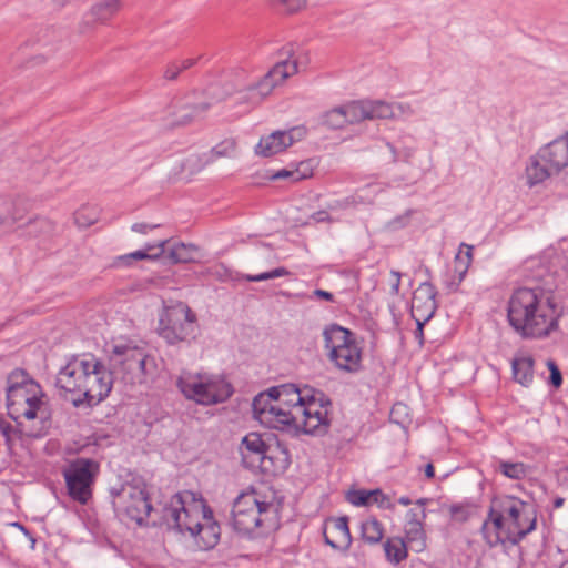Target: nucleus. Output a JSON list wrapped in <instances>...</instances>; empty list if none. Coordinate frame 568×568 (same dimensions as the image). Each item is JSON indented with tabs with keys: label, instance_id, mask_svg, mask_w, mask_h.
Listing matches in <instances>:
<instances>
[{
	"label": "nucleus",
	"instance_id": "obj_1",
	"mask_svg": "<svg viewBox=\"0 0 568 568\" xmlns=\"http://www.w3.org/2000/svg\"><path fill=\"white\" fill-rule=\"evenodd\" d=\"M560 315L551 287H518L507 303L508 323L521 338L549 336L558 329Z\"/></svg>",
	"mask_w": 568,
	"mask_h": 568
},
{
	"label": "nucleus",
	"instance_id": "obj_2",
	"mask_svg": "<svg viewBox=\"0 0 568 568\" xmlns=\"http://www.w3.org/2000/svg\"><path fill=\"white\" fill-rule=\"evenodd\" d=\"M537 526L534 505L518 497L505 495L491 500L481 534L489 547L505 549L519 545Z\"/></svg>",
	"mask_w": 568,
	"mask_h": 568
},
{
	"label": "nucleus",
	"instance_id": "obj_3",
	"mask_svg": "<svg viewBox=\"0 0 568 568\" xmlns=\"http://www.w3.org/2000/svg\"><path fill=\"white\" fill-rule=\"evenodd\" d=\"M240 453L243 465L248 469H258L270 476L283 473L288 464L286 450L272 449L261 434L252 432L242 438Z\"/></svg>",
	"mask_w": 568,
	"mask_h": 568
},
{
	"label": "nucleus",
	"instance_id": "obj_4",
	"mask_svg": "<svg viewBox=\"0 0 568 568\" xmlns=\"http://www.w3.org/2000/svg\"><path fill=\"white\" fill-rule=\"evenodd\" d=\"M393 115V108L386 102L353 101L324 112L320 123L329 130H338L346 124L359 123L364 120L389 119Z\"/></svg>",
	"mask_w": 568,
	"mask_h": 568
},
{
	"label": "nucleus",
	"instance_id": "obj_5",
	"mask_svg": "<svg viewBox=\"0 0 568 568\" xmlns=\"http://www.w3.org/2000/svg\"><path fill=\"white\" fill-rule=\"evenodd\" d=\"M568 166V132L546 144L530 158L526 168L527 182L530 186L544 182Z\"/></svg>",
	"mask_w": 568,
	"mask_h": 568
},
{
	"label": "nucleus",
	"instance_id": "obj_6",
	"mask_svg": "<svg viewBox=\"0 0 568 568\" xmlns=\"http://www.w3.org/2000/svg\"><path fill=\"white\" fill-rule=\"evenodd\" d=\"M112 505L118 515L126 516L139 526L144 524L153 510L146 486L142 481H126L112 488Z\"/></svg>",
	"mask_w": 568,
	"mask_h": 568
},
{
	"label": "nucleus",
	"instance_id": "obj_7",
	"mask_svg": "<svg viewBox=\"0 0 568 568\" xmlns=\"http://www.w3.org/2000/svg\"><path fill=\"white\" fill-rule=\"evenodd\" d=\"M272 503L261 500L255 491L241 494L233 503L232 525L241 534H251L271 520Z\"/></svg>",
	"mask_w": 568,
	"mask_h": 568
},
{
	"label": "nucleus",
	"instance_id": "obj_8",
	"mask_svg": "<svg viewBox=\"0 0 568 568\" xmlns=\"http://www.w3.org/2000/svg\"><path fill=\"white\" fill-rule=\"evenodd\" d=\"M298 393L302 397L301 403L304 404L301 409L303 433L317 436L327 434L331 425L328 418L331 398L324 392L310 385L298 387Z\"/></svg>",
	"mask_w": 568,
	"mask_h": 568
},
{
	"label": "nucleus",
	"instance_id": "obj_9",
	"mask_svg": "<svg viewBox=\"0 0 568 568\" xmlns=\"http://www.w3.org/2000/svg\"><path fill=\"white\" fill-rule=\"evenodd\" d=\"M98 470L99 465L89 458H77L63 469L65 487L72 500L81 505L89 503Z\"/></svg>",
	"mask_w": 568,
	"mask_h": 568
},
{
	"label": "nucleus",
	"instance_id": "obj_10",
	"mask_svg": "<svg viewBox=\"0 0 568 568\" xmlns=\"http://www.w3.org/2000/svg\"><path fill=\"white\" fill-rule=\"evenodd\" d=\"M159 335L170 345L195 337L196 315L184 304L166 310L159 322Z\"/></svg>",
	"mask_w": 568,
	"mask_h": 568
},
{
	"label": "nucleus",
	"instance_id": "obj_11",
	"mask_svg": "<svg viewBox=\"0 0 568 568\" xmlns=\"http://www.w3.org/2000/svg\"><path fill=\"white\" fill-rule=\"evenodd\" d=\"M89 362L94 368H90L84 377L82 392L79 397H70V402L79 407L82 404L93 406L109 396L113 385V372L108 369L99 359L89 354Z\"/></svg>",
	"mask_w": 568,
	"mask_h": 568
},
{
	"label": "nucleus",
	"instance_id": "obj_12",
	"mask_svg": "<svg viewBox=\"0 0 568 568\" xmlns=\"http://www.w3.org/2000/svg\"><path fill=\"white\" fill-rule=\"evenodd\" d=\"M204 515V506L185 507L182 496L176 494L172 497L169 505L162 508V521L168 529L174 530L183 536L192 537L195 529L200 527V521Z\"/></svg>",
	"mask_w": 568,
	"mask_h": 568
},
{
	"label": "nucleus",
	"instance_id": "obj_13",
	"mask_svg": "<svg viewBox=\"0 0 568 568\" xmlns=\"http://www.w3.org/2000/svg\"><path fill=\"white\" fill-rule=\"evenodd\" d=\"M276 406L284 410L287 417H280V423L283 426V430L300 433L303 432L302 425V407L301 394L298 393V386L295 384H282L272 387Z\"/></svg>",
	"mask_w": 568,
	"mask_h": 568
},
{
	"label": "nucleus",
	"instance_id": "obj_14",
	"mask_svg": "<svg viewBox=\"0 0 568 568\" xmlns=\"http://www.w3.org/2000/svg\"><path fill=\"white\" fill-rule=\"evenodd\" d=\"M94 368L89 362V355L72 356L63 366L55 378V387L60 395L70 400V397H79L87 372Z\"/></svg>",
	"mask_w": 568,
	"mask_h": 568
},
{
	"label": "nucleus",
	"instance_id": "obj_15",
	"mask_svg": "<svg viewBox=\"0 0 568 568\" xmlns=\"http://www.w3.org/2000/svg\"><path fill=\"white\" fill-rule=\"evenodd\" d=\"M285 53L288 58L276 62L257 83L247 88L253 100L261 102L272 93L276 85L297 72V61L291 60L292 49L286 50Z\"/></svg>",
	"mask_w": 568,
	"mask_h": 568
},
{
	"label": "nucleus",
	"instance_id": "obj_16",
	"mask_svg": "<svg viewBox=\"0 0 568 568\" xmlns=\"http://www.w3.org/2000/svg\"><path fill=\"white\" fill-rule=\"evenodd\" d=\"M29 382H34L24 369L16 368L7 377V407L11 418L21 417L22 406L27 404Z\"/></svg>",
	"mask_w": 568,
	"mask_h": 568
},
{
	"label": "nucleus",
	"instance_id": "obj_17",
	"mask_svg": "<svg viewBox=\"0 0 568 568\" xmlns=\"http://www.w3.org/2000/svg\"><path fill=\"white\" fill-rule=\"evenodd\" d=\"M45 395L42 393L37 382H29V395L26 397L27 404L22 406L21 417L29 420L39 419L41 427L37 432H43L47 435L51 427V409L44 400Z\"/></svg>",
	"mask_w": 568,
	"mask_h": 568
},
{
	"label": "nucleus",
	"instance_id": "obj_18",
	"mask_svg": "<svg viewBox=\"0 0 568 568\" xmlns=\"http://www.w3.org/2000/svg\"><path fill=\"white\" fill-rule=\"evenodd\" d=\"M305 135V126H294L290 130L274 131L267 136L261 138L255 151L257 154L268 158L283 152L295 142L304 139Z\"/></svg>",
	"mask_w": 568,
	"mask_h": 568
},
{
	"label": "nucleus",
	"instance_id": "obj_19",
	"mask_svg": "<svg viewBox=\"0 0 568 568\" xmlns=\"http://www.w3.org/2000/svg\"><path fill=\"white\" fill-rule=\"evenodd\" d=\"M252 412L255 419L268 428L283 430L280 417H287L284 410L276 406L272 387L256 395L252 402Z\"/></svg>",
	"mask_w": 568,
	"mask_h": 568
},
{
	"label": "nucleus",
	"instance_id": "obj_20",
	"mask_svg": "<svg viewBox=\"0 0 568 568\" xmlns=\"http://www.w3.org/2000/svg\"><path fill=\"white\" fill-rule=\"evenodd\" d=\"M437 291L430 282H423L414 292L412 316L415 321L427 323L437 310Z\"/></svg>",
	"mask_w": 568,
	"mask_h": 568
},
{
	"label": "nucleus",
	"instance_id": "obj_21",
	"mask_svg": "<svg viewBox=\"0 0 568 568\" xmlns=\"http://www.w3.org/2000/svg\"><path fill=\"white\" fill-rule=\"evenodd\" d=\"M211 106L212 102L210 101L194 102L186 97L173 105L174 110L170 112L172 120L169 122V125L171 128L184 126L203 119Z\"/></svg>",
	"mask_w": 568,
	"mask_h": 568
},
{
	"label": "nucleus",
	"instance_id": "obj_22",
	"mask_svg": "<svg viewBox=\"0 0 568 568\" xmlns=\"http://www.w3.org/2000/svg\"><path fill=\"white\" fill-rule=\"evenodd\" d=\"M220 536V525L214 520L212 509L204 505V515H202L200 527L195 529L191 538L197 548L207 550L219 542Z\"/></svg>",
	"mask_w": 568,
	"mask_h": 568
},
{
	"label": "nucleus",
	"instance_id": "obj_23",
	"mask_svg": "<svg viewBox=\"0 0 568 568\" xmlns=\"http://www.w3.org/2000/svg\"><path fill=\"white\" fill-rule=\"evenodd\" d=\"M325 542L334 549L346 550L352 544L348 528V517L343 516L329 519L323 530Z\"/></svg>",
	"mask_w": 568,
	"mask_h": 568
},
{
	"label": "nucleus",
	"instance_id": "obj_24",
	"mask_svg": "<svg viewBox=\"0 0 568 568\" xmlns=\"http://www.w3.org/2000/svg\"><path fill=\"white\" fill-rule=\"evenodd\" d=\"M328 358L342 371L348 373L358 372L361 368L362 351L356 341L328 353Z\"/></svg>",
	"mask_w": 568,
	"mask_h": 568
},
{
	"label": "nucleus",
	"instance_id": "obj_25",
	"mask_svg": "<svg viewBox=\"0 0 568 568\" xmlns=\"http://www.w3.org/2000/svg\"><path fill=\"white\" fill-rule=\"evenodd\" d=\"M176 385L181 393L187 398L193 399L197 404L201 405H209V396L205 388V381L204 376H181Z\"/></svg>",
	"mask_w": 568,
	"mask_h": 568
},
{
	"label": "nucleus",
	"instance_id": "obj_26",
	"mask_svg": "<svg viewBox=\"0 0 568 568\" xmlns=\"http://www.w3.org/2000/svg\"><path fill=\"white\" fill-rule=\"evenodd\" d=\"M324 347L328 353L337 351L355 341L354 333L338 324H329L323 331Z\"/></svg>",
	"mask_w": 568,
	"mask_h": 568
},
{
	"label": "nucleus",
	"instance_id": "obj_27",
	"mask_svg": "<svg viewBox=\"0 0 568 568\" xmlns=\"http://www.w3.org/2000/svg\"><path fill=\"white\" fill-rule=\"evenodd\" d=\"M205 388L209 396V405L227 400L234 393L233 386L219 376H204Z\"/></svg>",
	"mask_w": 568,
	"mask_h": 568
},
{
	"label": "nucleus",
	"instance_id": "obj_28",
	"mask_svg": "<svg viewBox=\"0 0 568 568\" xmlns=\"http://www.w3.org/2000/svg\"><path fill=\"white\" fill-rule=\"evenodd\" d=\"M141 353L142 351L139 348L115 346L113 349L114 356L111 358V361L114 363V366L119 365L125 374H129L131 377H133Z\"/></svg>",
	"mask_w": 568,
	"mask_h": 568
},
{
	"label": "nucleus",
	"instance_id": "obj_29",
	"mask_svg": "<svg viewBox=\"0 0 568 568\" xmlns=\"http://www.w3.org/2000/svg\"><path fill=\"white\" fill-rule=\"evenodd\" d=\"M513 375L516 382L523 386H528L534 379V359L531 357H520L513 361Z\"/></svg>",
	"mask_w": 568,
	"mask_h": 568
},
{
	"label": "nucleus",
	"instance_id": "obj_30",
	"mask_svg": "<svg viewBox=\"0 0 568 568\" xmlns=\"http://www.w3.org/2000/svg\"><path fill=\"white\" fill-rule=\"evenodd\" d=\"M199 247L194 244L178 243L171 247L168 257L174 264L196 261Z\"/></svg>",
	"mask_w": 568,
	"mask_h": 568
},
{
	"label": "nucleus",
	"instance_id": "obj_31",
	"mask_svg": "<svg viewBox=\"0 0 568 568\" xmlns=\"http://www.w3.org/2000/svg\"><path fill=\"white\" fill-rule=\"evenodd\" d=\"M384 550L387 560L392 564H399L407 557V547L404 539L399 537L388 538L384 542Z\"/></svg>",
	"mask_w": 568,
	"mask_h": 568
},
{
	"label": "nucleus",
	"instance_id": "obj_32",
	"mask_svg": "<svg viewBox=\"0 0 568 568\" xmlns=\"http://www.w3.org/2000/svg\"><path fill=\"white\" fill-rule=\"evenodd\" d=\"M361 530L363 540L371 545L378 544L384 536L383 525L374 517L363 521Z\"/></svg>",
	"mask_w": 568,
	"mask_h": 568
},
{
	"label": "nucleus",
	"instance_id": "obj_33",
	"mask_svg": "<svg viewBox=\"0 0 568 568\" xmlns=\"http://www.w3.org/2000/svg\"><path fill=\"white\" fill-rule=\"evenodd\" d=\"M0 432L4 436L7 444L10 445L12 439L18 437H30V438H38L43 436V432H37L33 429H24L22 427H14L11 425V423L7 422L3 418H0Z\"/></svg>",
	"mask_w": 568,
	"mask_h": 568
},
{
	"label": "nucleus",
	"instance_id": "obj_34",
	"mask_svg": "<svg viewBox=\"0 0 568 568\" xmlns=\"http://www.w3.org/2000/svg\"><path fill=\"white\" fill-rule=\"evenodd\" d=\"M120 0H102L91 8V14L99 21H106L120 9Z\"/></svg>",
	"mask_w": 568,
	"mask_h": 568
},
{
	"label": "nucleus",
	"instance_id": "obj_35",
	"mask_svg": "<svg viewBox=\"0 0 568 568\" xmlns=\"http://www.w3.org/2000/svg\"><path fill=\"white\" fill-rule=\"evenodd\" d=\"M236 149V141L233 138H227L221 141L219 144L213 146L211 151L205 154V164L213 162L219 158H230L234 154Z\"/></svg>",
	"mask_w": 568,
	"mask_h": 568
},
{
	"label": "nucleus",
	"instance_id": "obj_36",
	"mask_svg": "<svg viewBox=\"0 0 568 568\" xmlns=\"http://www.w3.org/2000/svg\"><path fill=\"white\" fill-rule=\"evenodd\" d=\"M28 234L34 237L50 235L54 231V223L47 217H37L27 222Z\"/></svg>",
	"mask_w": 568,
	"mask_h": 568
},
{
	"label": "nucleus",
	"instance_id": "obj_37",
	"mask_svg": "<svg viewBox=\"0 0 568 568\" xmlns=\"http://www.w3.org/2000/svg\"><path fill=\"white\" fill-rule=\"evenodd\" d=\"M496 470L500 471L504 476L510 479H521L526 476V465L524 463H513L499 460Z\"/></svg>",
	"mask_w": 568,
	"mask_h": 568
},
{
	"label": "nucleus",
	"instance_id": "obj_38",
	"mask_svg": "<svg viewBox=\"0 0 568 568\" xmlns=\"http://www.w3.org/2000/svg\"><path fill=\"white\" fill-rule=\"evenodd\" d=\"M10 204L12 206L4 213L6 221H3V224L6 225L20 223L28 212L27 203L22 200L10 201Z\"/></svg>",
	"mask_w": 568,
	"mask_h": 568
},
{
	"label": "nucleus",
	"instance_id": "obj_39",
	"mask_svg": "<svg viewBox=\"0 0 568 568\" xmlns=\"http://www.w3.org/2000/svg\"><path fill=\"white\" fill-rule=\"evenodd\" d=\"M381 495L379 489L375 490H364V489H354L349 490L346 495V499L349 504L354 506H366L371 503L373 496Z\"/></svg>",
	"mask_w": 568,
	"mask_h": 568
},
{
	"label": "nucleus",
	"instance_id": "obj_40",
	"mask_svg": "<svg viewBox=\"0 0 568 568\" xmlns=\"http://www.w3.org/2000/svg\"><path fill=\"white\" fill-rule=\"evenodd\" d=\"M155 367L154 358L146 355L143 351L138 362L136 371L131 377L132 381L143 382L144 377Z\"/></svg>",
	"mask_w": 568,
	"mask_h": 568
},
{
	"label": "nucleus",
	"instance_id": "obj_41",
	"mask_svg": "<svg viewBox=\"0 0 568 568\" xmlns=\"http://www.w3.org/2000/svg\"><path fill=\"white\" fill-rule=\"evenodd\" d=\"M166 242L168 241H161L156 245V247L159 248V251L156 253H149V251H151L155 246H148L146 250H139V251L125 254L124 258H132V261L158 258L160 255H162L164 253V245L166 244Z\"/></svg>",
	"mask_w": 568,
	"mask_h": 568
},
{
	"label": "nucleus",
	"instance_id": "obj_42",
	"mask_svg": "<svg viewBox=\"0 0 568 568\" xmlns=\"http://www.w3.org/2000/svg\"><path fill=\"white\" fill-rule=\"evenodd\" d=\"M405 535L408 541H422L424 540V529L422 519H409L405 528Z\"/></svg>",
	"mask_w": 568,
	"mask_h": 568
},
{
	"label": "nucleus",
	"instance_id": "obj_43",
	"mask_svg": "<svg viewBox=\"0 0 568 568\" xmlns=\"http://www.w3.org/2000/svg\"><path fill=\"white\" fill-rule=\"evenodd\" d=\"M288 274H290V272L285 267H277L270 272H264V273H261L257 275H245L244 278L247 282H262V281H267V280L285 276Z\"/></svg>",
	"mask_w": 568,
	"mask_h": 568
},
{
	"label": "nucleus",
	"instance_id": "obj_44",
	"mask_svg": "<svg viewBox=\"0 0 568 568\" xmlns=\"http://www.w3.org/2000/svg\"><path fill=\"white\" fill-rule=\"evenodd\" d=\"M271 4L288 13L296 12L305 7L306 0H270Z\"/></svg>",
	"mask_w": 568,
	"mask_h": 568
},
{
	"label": "nucleus",
	"instance_id": "obj_45",
	"mask_svg": "<svg viewBox=\"0 0 568 568\" xmlns=\"http://www.w3.org/2000/svg\"><path fill=\"white\" fill-rule=\"evenodd\" d=\"M548 369L550 372L549 384L555 388H559L562 384V375L558 366L554 361L547 362Z\"/></svg>",
	"mask_w": 568,
	"mask_h": 568
},
{
	"label": "nucleus",
	"instance_id": "obj_46",
	"mask_svg": "<svg viewBox=\"0 0 568 568\" xmlns=\"http://www.w3.org/2000/svg\"><path fill=\"white\" fill-rule=\"evenodd\" d=\"M296 172V181L304 180L312 175L313 172V161L306 160L300 162V164L295 169Z\"/></svg>",
	"mask_w": 568,
	"mask_h": 568
},
{
	"label": "nucleus",
	"instance_id": "obj_47",
	"mask_svg": "<svg viewBox=\"0 0 568 568\" xmlns=\"http://www.w3.org/2000/svg\"><path fill=\"white\" fill-rule=\"evenodd\" d=\"M181 73L180 69H179V64L178 63H171L166 67L164 73H163V77L166 79V80H175L178 79L179 74Z\"/></svg>",
	"mask_w": 568,
	"mask_h": 568
},
{
	"label": "nucleus",
	"instance_id": "obj_48",
	"mask_svg": "<svg viewBox=\"0 0 568 568\" xmlns=\"http://www.w3.org/2000/svg\"><path fill=\"white\" fill-rule=\"evenodd\" d=\"M286 178H291L293 181L296 182V172H295V169L294 170H286V169H283V170H280L277 171L276 173H274L271 179L272 180H280V179H286Z\"/></svg>",
	"mask_w": 568,
	"mask_h": 568
},
{
	"label": "nucleus",
	"instance_id": "obj_49",
	"mask_svg": "<svg viewBox=\"0 0 568 568\" xmlns=\"http://www.w3.org/2000/svg\"><path fill=\"white\" fill-rule=\"evenodd\" d=\"M310 219L314 223H322V222H332V217L329 216L327 211L321 210L315 213H313Z\"/></svg>",
	"mask_w": 568,
	"mask_h": 568
},
{
	"label": "nucleus",
	"instance_id": "obj_50",
	"mask_svg": "<svg viewBox=\"0 0 568 568\" xmlns=\"http://www.w3.org/2000/svg\"><path fill=\"white\" fill-rule=\"evenodd\" d=\"M390 275L394 277V282L392 283V287H390V293L393 295H397L399 292L402 274H400V272L393 270V271H390Z\"/></svg>",
	"mask_w": 568,
	"mask_h": 568
},
{
	"label": "nucleus",
	"instance_id": "obj_51",
	"mask_svg": "<svg viewBox=\"0 0 568 568\" xmlns=\"http://www.w3.org/2000/svg\"><path fill=\"white\" fill-rule=\"evenodd\" d=\"M372 499L374 503L378 504L381 507H385V508L392 507L389 498L386 495H384L382 491H381V495L373 496Z\"/></svg>",
	"mask_w": 568,
	"mask_h": 568
},
{
	"label": "nucleus",
	"instance_id": "obj_52",
	"mask_svg": "<svg viewBox=\"0 0 568 568\" xmlns=\"http://www.w3.org/2000/svg\"><path fill=\"white\" fill-rule=\"evenodd\" d=\"M10 200L0 197V225L6 221L4 213L11 207Z\"/></svg>",
	"mask_w": 568,
	"mask_h": 568
},
{
	"label": "nucleus",
	"instance_id": "obj_53",
	"mask_svg": "<svg viewBox=\"0 0 568 568\" xmlns=\"http://www.w3.org/2000/svg\"><path fill=\"white\" fill-rule=\"evenodd\" d=\"M316 297L318 298H322V300H325V301H328V302H334V295L327 291H324V290H321V288H317L314 291L313 293Z\"/></svg>",
	"mask_w": 568,
	"mask_h": 568
},
{
	"label": "nucleus",
	"instance_id": "obj_54",
	"mask_svg": "<svg viewBox=\"0 0 568 568\" xmlns=\"http://www.w3.org/2000/svg\"><path fill=\"white\" fill-rule=\"evenodd\" d=\"M156 226L158 225L151 226V225L145 224V223H135V224L132 225V230L134 232H139V233H144L145 234L148 232V230H151V229L156 227Z\"/></svg>",
	"mask_w": 568,
	"mask_h": 568
},
{
	"label": "nucleus",
	"instance_id": "obj_55",
	"mask_svg": "<svg viewBox=\"0 0 568 568\" xmlns=\"http://www.w3.org/2000/svg\"><path fill=\"white\" fill-rule=\"evenodd\" d=\"M197 59H185L183 60L181 63H178L179 64V69L180 71H184V70H187L190 68H192L193 65H195Z\"/></svg>",
	"mask_w": 568,
	"mask_h": 568
},
{
	"label": "nucleus",
	"instance_id": "obj_56",
	"mask_svg": "<svg viewBox=\"0 0 568 568\" xmlns=\"http://www.w3.org/2000/svg\"><path fill=\"white\" fill-rule=\"evenodd\" d=\"M82 215L83 213L81 211H78L75 214H74V220H75V223L79 225V226H90L93 221H82Z\"/></svg>",
	"mask_w": 568,
	"mask_h": 568
},
{
	"label": "nucleus",
	"instance_id": "obj_57",
	"mask_svg": "<svg viewBox=\"0 0 568 568\" xmlns=\"http://www.w3.org/2000/svg\"><path fill=\"white\" fill-rule=\"evenodd\" d=\"M132 258H124V255L118 256L113 263V266H128L131 265Z\"/></svg>",
	"mask_w": 568,
	"mask_h": 568
},
{
	"label": "nucleus",
	"instance_id": "obj_58",
	"mask_svg": "<svg viewBox=\"0 0 568 568\" xmlns=\"http://www.w3.org/2000/svg\"><path fill=\"white\" fill-rule=\"evenodd\" d=\"M16 528H19L26 536H28L31 540V544H32V547L34 546L36 544V539L32 537V535L30 534V531L23 526L21 525L20 523H13L12 524Z\"/></svg>",
	"mask_w": 568,
	"mask_h": 568
},
{
	"label": "nucleus",
	"instance_id": "obj_59",
	"mask_svg": "<svg viewBox=\"0 0 568 568\" xmlns=\"http://www.w3.org/2000/svg\"><path fill=\"white\" fill-rule=\"evenodd\" d=\"M416 322V325H417V328H416V332H415V335L417 338H419L420 342H423V327L426 323H422L420 321H415Z\"/></svg>",
	"mask_w": 568,
	"mask_h": 568
},
{
	"label": "nucleus",
	"instance_id": "obj_60",
	"mask_svg": "<svg viewBox=\"0 0 568 568\" xmlns=\"http://www.w3.org/2000/svg\"><path fill=\"white\" fill-rule=\"evenodd\" d=\"M386 145H387V148L392 152V162L396 163L399 160V155H398V153L396 151V148L393 144H390V143H387Z\"/></svg>",
	"mask_w": 568,
	"mask_h": 568
},
{
	"label": "nucleus",
	"instance_id": "obj_61",
	"mask_svg": "<svg viewBox=\"0 0 568 568\" xmlns=\"http://www.w3.org/2000/svg\"><path fill=\"white\" fill-rule=\"evenodd\" d=\"M425 516L426 515H425V510L424 509L422 510V518L418 517V514L414 509H410L407 513L408 520L409 519H422L423 520L425 518Z\"/></svg>",
	"mask_w": 568,
	"mask_h": 568
},
{
	"label": "nucleus",
	"instance_id": "obj_62",
	"mask_svg": "<svg viewBox=\"0 0 568 568\" xmlns=\"http://www.w3.org/2000/svg\"><path fill=\"white\" fill-rule=\"evenodd\" d=\"M425 476L427 478H433L435 476V469H434V466L433 464H427L426 467H425Z\"/></svg>",
	"mask_w": 568,
	"mask_h": 568
},
{
	"label": "nucleus",
	"instance_id": "obj_63",
	"mask_svg": "<svg viewBox=\"0 0 568 568\" xmlns=\"http://www.w3.org/2000/svg\"><path fill=\"white\" fill-rule=\"evenodd\" d=\"M398 503L404 505V506H408L412 504V500L410 498L406 497V496H403L398 499Z\"/></svg>",
	"mask_w": 568,
	"mask_h": 568
},
{
	"label": "nucleus",
	"instance_id": "obj_64",
	"mask_svg": "<svg viewBox=\"0 0 568 568\" xmlns=\"http://www.w3.org/2000/svg\"><path fill=\"white\" fill-rule=\"evenodd\" d=\"M564 501H565V499H564V498H561V497H557V498L554 500V507H555V508H559V507H561V506L564 505Z\"/></svg>",
	"mask_w": 568,
	"mask_h": 568
}]
</instances>
